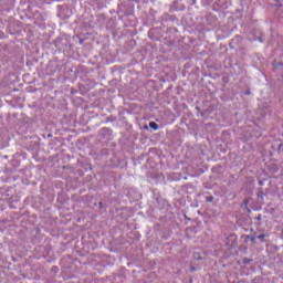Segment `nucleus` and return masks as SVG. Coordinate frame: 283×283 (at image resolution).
I'll list each match as a JSON object with an SVG mask.
<instances>
[{
  "label": "nucleus",
  "mask_w": 283,
  "mask_h": 283,
  "mask_svg": "<svg viewBox=\"0 0 283 283\" xmlns=\"http://www.w3.org/2000/svg\"><path fill=\"white\" fill-rule=\"evenodd\" d=\"M149 128H150V129H154V132H157V129H158V124H156V122H150V123H149Z\"/></svg>",
  "instance_id": "nucleus-1"
},
{
  "label": "nucleus",
  "mask_w": 283,
  "mask_h": 283,
  "mask_svg": "<svg viewBox=\"0 0 283 283\" xmlns=\"http://www.w3.org/2000/svg\"><path fill=\"white\" fill-rule=\"evenodd\" d=\"M265 237H266V234H260V235H258V239L259 240H264Z\"/></svg>",
  "instance_id": "nucleus-2"
},
{
  "label": "nucleus",
  "mask_w": 283,
  "mask_h": 283,
  "mask_svg": "<svg viewBox=\"0 0 283 283\" xmlns=\"http://www.w3.org/2000/svg\"><path fill=\"white\" fill-rule=\"evenodd\" d=\"M208 201H209V202H212V201H213V197H210V198L208 199Z\"/></svg>",
  "instance_id": "nucleus-3"
},
{
  "label": "nucleus",
  "mask_w": 283,
  "mask_h": 283,
  "mask_svg": "<svg viewBox=\"0 0 283 283\" xmlns=\"http://www.w3.org/2000/svg\"><path fill=\"white\" fill-rule=\"evenodd\" d=\"M276 3H280V0H275Z\"/></svg>",
  "instance_id": "nucleus-4"
}]
</instances>
